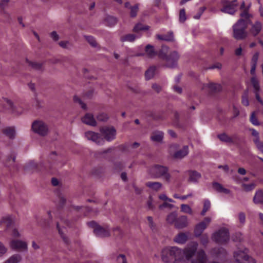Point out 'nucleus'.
Wrapping results in <instances>:
<instances>
[{
  "label": "nucleus",
  "mask_w": 263,
  "mask_h": 263,
  "mask_svg": "<svg viewBox=\"0 0 263 263\" xmlns=\"http://www.w3.org/2000/svg\"><path fill=\"white\" fill-rule=\"evenodd\" d=\"M97 120L101 121H105L108 118V115L104 112L99 114L97 117Z\"/></svg>",
  "instance_id": "nucleus-52"
},
{
  "label": "nucleus",
  "mask_w": 263,
  "mask_h": 263,
  "mask_svg": "<svg viewBox=\"0 0 263 263\" xmlns=\"http://www.w3.org/2000/svg\"><path fill=\"white\" fill-rule=\"evenodd\" d=\"M177 219V214L176 212H172L168 215L166 218V221L170 224H174L176 222Z\"/></svg>",
  "instance_id": "nucleus-33"
},
{
  "label": "nucleus",
  "mask_w": 263,
  "mask_h": 263,
  "mask_svg": "<svg viewBox=\"0 0 263 263\" xmlns=\"http://www.w3.org/2000/svg\"><path fill=\"white\" fill-rule=\"evenodd\" d=\"M85 37L87 41L90 44V45L94 47H97V43L95 39L92 36H85Z\"/></svg>",
  "instance_id": "nucleus-47"
},
{
  "label": "nucleus",
  "mask_w": 263,
  "mask_h": 263,
  "mask_svg": "<svg viewBox=\"0 0 263 263\" xmlns=\"http://www.w3.org/2000/svg\"><path fill=\"white\" fill-rule=\"evenodd\" d=\"M85 136L88 140H91L99 145L103 144L104 142L103 138L99 134L92 131H88L86 132Z\"/></svg>",
  "instance_id": "nucleus-15"
},
{
  "label": "nucleus",
  "mask_w": 263,
  "mask_h": 263,
  "mask_svg": "<svg viewBox=\"0 0 263 263\" xmlns=\"http://www.w3.org/2000/svg\"><path fill=\"white\" fill-rule=\"evenodd\" d=\"M58 156L55 152H53L49 156L48 166H45L43 164H37L34 161H30L26 164L24 170L26 172H40L44 170L47 173L54 174L56 173L57 167H60L63 164L57 162L55 159Z\"/></svg>",
  "instance_id": "nucleus-3"
},
{
  "label": "nucleus",
  "mask_w": 263,
  "mask_h": 263,
  "mask_svg": "<svg viewBox=\"0 0 263 263\" xmlns=\"http://www.w3.org/2000/svg\"><path fill=\"white\" fill-rule=\"evenodd\" d=\"M262 28V24L259 21H256L252 26L250 29L251 34L254 36H256L260 32Z\"/></svg>",
  "instance_id": "nucleus-22"
},
{
  "label": "nucleus",
  "mask_w": 263,
  "mask_h": 263,
  "mask_svg": "<svg viewBox=\"0 0 263 263\" xmlns=\"http://www.w3.org/2000/svg\"><path fill=\"white\" fill-rule=\"evenodd\" d=\"M31 128L34 133L42 136L46 135L48 131L47 125L40 120L34 121L32 124Z\"/></svg>",
  "instance_id": "nucleus-9"
},
{
  "label": "nucleus",
  "mask_w": 263,
  "mask_h": 263,
  "mask_svg": "<svg viewBox=\"0 0 263 263\" xmlns=\"http://www.w3.org/2000/svg\"><path fill=\"white\" fill-rule=\"evenodd\" d=\"M74 209L75 210L79 212H83L84 216H87L89 215L91 209L90 208L87 206H74Z\"/></svg>",
  "instance_id": "nucleus-34"
},
{
  "label": "nucleus",
  "mask_w": 263,
  "mask_h": 263,
  "mask_svg": "<svg viewBox=\"0 0 263 263\" xmlns=\"http://www.w3.org/2000/svg\"><path fill=\"white\" fill-rule=\"evenodd\" d=\"M73 101L74 102L78 103L83 109H86L87 106L86 104H85L77 96H74Z\"/></svg>",
  "instance_id": "nucleus-49"
},
{
  "label": "nucleus",
  "mask_w": 263,
  "mask_h": 263,
  "mask_svg": "<svg viewBox=\"0 0 263 263\" xmlns=\"http://www.w3.org/2000/svg\"><path fill=\"white\" fill-rule=\"evenodd\" d=\"M123 167V164L121 162H116L115 164V169L117 171L122 170Z\"/></svg>",
  "instance_id": "nucleus-60"
},
{
  "label": "nucleus",
  "mask_w": 263,
  "mask_h": 263,
  "mask_svg": "<svg viewBox=\"0 0 263 263\" xmlns=\"http://www.w3.org/2000/svg\"><path fill=\"white\" fill-rule=\"evenodd\" d=\"M114 235L117 237L121 238L123 236V232L119 227H116L113 230Z\"/></svg>",
  "instance_id": "nucleus-50"
},
{
  "label": "nucleus",
  "mask_w": 263,
  "mask_h": 263,
  "mask_svg": "<svg viewBox=\"0 0 263 263\" xmlns=\"http://www.w3.org/2000/svg\"><path fill=\"white\" fill-rule=\"evenodd\" d=\"M189 153L188 146H184L182 149L176 152L174 155L176 158H182L186 156Z\"/></svg>",
  "instance_id": "nucleus-25"
},
{
  "label": "nucleus",
  "mask_w": 263,
  "mask_h": 263,
  "mask_svg": "<svg viewBox=\"0 0 263 263\" xmlns=\"http://www.w3.org/2000/svg\"><path fill=\"white\" fill-rule=\"evenodd\" d=\"M253 201L255 203L263 204V191L259 190L256 192Z\"/></svg>",
  "instance_id": "nucleus-29"
},
{
  "label": "nucleus",
  "mask_w": 263,
  "mask_h": 263,
  "mask_svg": "<svg viewBox=\"0 0 263 263\" xmlns=\"http://www.w3.org/2000/svg\"><path fill=\"white\" fill-rule=\"evenodd\" d=\"M259 57V53L256 52L254 54L251 60V65L256 66Z\"/></svg>",
  "instance_id": "nucleus-57"
},
{
  "label": "nucleus",
  "mask_w": 263,
  "mask_h": 263,
  "mask_svg": "<svg viewBox=\"0 0 263 263\" xmlns=\"http://www.w3.org/2000/svg\"><path fill=\"white\" fill-rule=\"evenodd\" d=\"M168 168L160 165H155L150 169V173L155 178H162L167 182H170L171 177L168 172Z\"/></svg>",
  "instance_id": "nucleus-5"
},
{
  "label": "nucleus",
  "mask_w": 263,
  "mask_h": 263,
  "mask_svg": "<svg viewBox=\"0 0 263 263\" xmlns=\"http://www.w3.org/2000/svg\"><path fill=\"white\" fill-rule=\"evenodd\" d=\"M238 7V3L236 0L232 1H226L223 3V7L221 11L224 13L233 14L236 12Z\"/></svg>",
  "instance_id": "nucleus-12"
},
{
  "label": "nucleus",
  "mask_w": 263,
  "mask_h": 263,
  "mask_svg": "<svg viewBox=\"0 0 263 263\" xmlns=\"http://www.w3.org/2000/svg\"><path fill=\"white\" fill-rule=\"evenodd\" d=\"M247 250L244 251H237L234 253L235 263H256L254 258L247 254Z\"/></svg>",
  "instance_id": "nucleus-7"
},
{
  "label": "nucleus",
  "mask_w": 263,
  "mask_h": 263,
  "mask_svg": "<svg viewBox=\"0 0 263 263\" xmlns=\"http://www.w3.org/2000/svg\"><path fill=\"white\" fill-rule=\"evenodd\" d=\"M212 239L218 243L227 242L229 239V232L228 229L222 228L213 234Z\"/></svg>",
  "instance_id": "nucleus-8"
},
{
  "label": "nucleus",
  "mask_w": 263,
  "mask_h": 263,
  "mask_svg": "<svg viewBox=\"0 0 263 263\" xmlns=\"http://www.w3.org/2000/svg\"><path fill=\"white\" fill-rule=\"evenodd\" d=\"M157 39H158L159 40L167 41H171L173 39V33L172 32L169 33V34L167 35H163L158 34L157 35Z\"/></svg>",
  "instance_id": "nucleus-45"
},
{
  "label": "nucleus",
  "mask_w": 263,
  "mask_h": 263,
  "mask_svg": "<svg viewBox=\"0 0 263 263\" xmlns=\"http://www.w3.org/2000/svg\"><path fill=\"white\" fill-rule=\"evenodd\" d=\"M4 101L6 103V108L9 109L11 112L14 114H20L22 113V110H17L15 107L14 106L12 102L7 98L4 99Z\"/></svg>",
  "instance_id": "nucleus-21"
},
{
  "label": "nucleus",
  "mask_w": 263,
  "mask_h": 263,
  "mask_svg": "<svg viewBox=\"0 0 263 263\" xmlns=\"http://www.w3.org/2000/svg\"><path fill=\"white\" fill-rule=\"evenodd\" d=\"M243 187L246 191H251L254 187V185L253 184H243Z\"/></svg>",
  "instance_id": "nucleus-63"
},
{
  "label": "nucleus",
  "mask_w": 263,
  "mask_h": 263,
  "mask_svg": "<svg viewBox=\"0 0 263 263\" xmlns=\"http://www.w3.org/2000/svg\"><path fill=\"white\" fill-rule=\"evenodd\" d=\"M147 205L149 209L153 210L154 206L153 205V199L151 196H149V199L147 202Z\"/></svg>",
  "instance_id": "nucleus-62"
},
{
  "label": "nucleus",
  "mask_w": 263,
  "mask_h": 263,
  "mask_svg": "<svg viewBox=\"0 0 263 263\" xmlns=\"http://www.w3.org/2000/svg\"><path fill=\"white\" fill-rule=\"evenodd\" d=\"M201 243L203 246H206L209 242V237L207 234L201 235L200 237Z\"/></svg>",
  "instance_id": "nucleus-51"
},
{
  "label": "nucleus",
  "mask_w": 263,
  "mask_h": 263,
  "mask_svg": "<svg viewBox=\"0 0 263 263\" xmlns=\"http://www.w3.org/2000/svg\"><path fill=\"white\" fill-rule=\"evenodd\" d=\"M82 121L83 123L93 126H96L97 124L93 116L89 113L86 114L85 116L82 118Z\"/></svg>",
  "instance_id": "nucleus-20"
},
{
  "label": "nucleus",
  "mask_w": 263,
  "mask_h": 263,
  "mask_svg": "<svg viewBox=\"0 0 263 263\" xmlns=\"http://www.w3.org/2000/svg\"><path fill=\"white\" fill-rule=\"evenodd\" d=\"M100 132L104 138L108 141H110L115 138L116 130L113 127H104L100 129Z\"/></svg>",
  "instance_id": "nucleus-14"
},
{
  "label": "nucleus",
  "mask_w": 263,
  "mask_h": 263,
  "mask_svg": "<svg viewBox=\"0 0 263 263\" xmlns=\"http://www.w3.org/2000/svg\"><path fill=\"white\" fill-rule=\"evenodd\" d=\"M188 224L187 218L186 216H181L177 217L175 227L177 229H183L187 227Z\"/></svg>",
  "instance_id": "nucleus-18"
},
{
  "label": "nucleus",
  "mask_w": 263,
  "mask_h": 263,
  "mask_svg": "<svg viewBox=\"0 0 263 263\" xmlns=\"http://www.w3.org/2000/svg\"><path fill=\"white\" fill-rule=\"evenodd\" d=\"M188 239L187 233L180 232L178 233L174 238V241L178 244H184Z\"/></svg>",
  "instance_id": "nucleus-19"
},
{
  "label": "nucleus",
  "mask_w": 263,
  "mask_h": 263,
  "mask_svg": "<svg viewBox=\"0 0 263 263\" xmlns=\"http://www.w3.org/2000/svg\"><path fill=\"white\" fill-rule=\"evenodd\" d=\"M205 254L204 251L200 250L198 252L196 259L192 260V263H204Z\"/></svg>",
  "instance_id": "nucleus-27"
},
{
  "label": "nucleus",
  "mask_w": 263,
  "mask_h": 263,
  "mask_svg": "<svg viewBox=\"0 0 263 263\" xmlns=\"http://www.w3.org/2000/svg\"><path fill=\"white\" fill-rule=\"evenodd\" d=\"M147 219L148 222L149 227H150L151 230L153 232L156 231V226L153 222V217L151 216H148Z\"/></svg>",
  "instance_id": "nucleus-48"
},
{
  "label": "nucleus",
  "mask_w": 263,
  "mask_h": 263,
  "mask_svg": "<svg viewBox=\"0 0 263 263\" xmlns=\"http://www.w3.org/2000/svg\"><path fill=\"white\" fill-rule=\"evenodd\" d=\"M218 138L221 141H223V142H228V143L233 142L232 138L225 133H223V134L218 135Z\"/></svg>",
  "instance_id": "nucleus-38"
},
{
  "label": "nucleus",
  "mask_w": 263,
  "mask_h": 263,
  "mask_svg": "<svg viewBox=\"0 0 263 263\" xmlns=\"http://www.w3.org/2000/svg\"><path fill=\"white\" fill-rule=\"evenodd\" d=\"M198 245L197 242L192 241L189 243L187 246L183 250V257L187 260H190L196 253Z\"/></svg>",
  "instance_id": "nucleus-11"
},
{
  "label": "nucleus",
  "mask_w": 263,
  "mask_h": 263,
  "mask_svg": "<svg viewBox=\"0 0 263 263\" xmlns=\"http://www.w3.org/2000/svg\"><path fill=\"white\" fill-rule=\"evenodd\" d=\"M3 134L10 139L15 137V132L14 127H8L3 130Z\"/></svg>",
  "instance_id": "nucleus-28"
},
{
  "label": "nucleus",
  "mask_w": 263,
  "mask_h": 263,
  "mask_svg": "<svg viewBox=\"0 0 263 263\" xmlns=\"http://www.w3.org/2000/svg\"><path fill=\"white\" fill-rule=\"evenodd\" d=\"M156 67L155 66L150 67L145 73V79L148 80L151 79L154 76Z\"/></svg>",
  "instance_id": "nucleus-31"
},
{
  "label": "nucleus",
  "mask_w": 263,
  "mask_h": 263,
  "mask_svg": "<svg viewBox=\"0 0 263 263\" xmlns=\"http://www.w3.org/2000/svg\"><path fill=\"white\" fill-rule=\"evenodd\" d=\"M21 259V256L19 254H15L8 259L5 263H18Z\"/></svg>",
  "instance_id": "nucleus-42"
},
{
  "label": "nucleus",
  "mask_w": 263,
  "mask_h": 263,
  "mask_svg": "<svg viewBox=\"0 0 263 263\" xmlns=\"http://www.w3.org/2000/svg\"><path fill=\"white\" fill-rule=\"evenodd\" d=\"M250 81L254 89V92L259 91L260 90V86L257 79L255 77H253L251 78Z\"/></svg>",
  "instance_id": "nucleus-36"
},
{
  "label": "nucleus",
  "mask_w": 263,
  "mask_h": 263,
  "mask_svg": "<svg viewBox=\"0 0 263 263\" xmlns=\"http://www.w3.org/2000/svg\"><path fill=\"white\" fill-rule=\"evenodd\" d=\"M55 194L57 195L59 200V205L60 207H62L65 203L66 199L64 196L61 193L60 190H57L55 191Z\"/></svg>",
  "instance_id": "nucleus-37"
},
{
  "label": "nucleus",
  "mask_w": 263,
  "mask_h": 263,
  "mask_svg": "<svg viewBox=\"0 0 263 263\" xmlns=\"http://www.w3.org/2000/svg\"><path fill=\"white\" fill-rule=\"evenodd\" d=\"M136 39V35L134 34H127L121 37V41L124 42H133Z\"/></svg>",
  "instance_id": "nucleus-35"
},
{
  "label": "nucleus",
  "mask_w": 263,
  "mask_h": 263,
  "mask_svg": "<svg viewBox=\"0 0 263 263\" xmlns=\"http://www.w3.org/2000/svg\"><path fill=\"white\" fill-rule=\"evenodd\" d=\"M87 225L89 227L93 229V233L98 237H104L110 235V231L108 227H101L95 221L88 222Z\"/></svg>",
  "instance_id": "nucleus-6"
},
{
  "label": "nucleus",
  "mask_w": 263,
  "mask_h": 263,
  "mask_svg": "<svg viewBox=\"0 0 263 263\" xmlns=\"http://www.w3.org/2000/svg\"><path fill=\"white\" fill-rule=\"evenodd\" d=\"M13 223L12 218L10 216L3 217L1 221V224H5L7 228L9 227Z\"/></svg>",
  "instance_id": "nucleus-39"
},
{
  "label": "nucleus",
  "mask_w": 263,
  "mask_h": 263,
  "mask_svg": "<svg viewBox=\"0 0 263 263\" xmlns=\"http://www.w3.org/2000/svg\"><path fill=\"white\" fill-rule=\"evenodd\" d=\"M117 261L118 263H127L124 255L120 254L117 257Z\"/></svg>",
  "instance_id": "nucleus-59"
},
{
  "label": "nucleus",
  "mask_w": 263,
  "mask_h": 263,
  "mask_svg": "<svg viewBox=\"0 0 263 263\" xmlns=\"http://www.w3.org/2000/svg\"><path fill=\"white\" fill-rule=\"evenodd\" d=\"M26 62L28 63L29 66L36 70H40L42 67V64L41 63L29 61L27 59H26Z\"/></svg>",
  "instance_id": "nucleus-43"
},
{
  "label": "nucleus",
  "mask_w": 263,
  "mask_h": 263,
  "mask_svg": "<svg viewBox=\"0 0 263 263\" xmlns=\"http://www.w3.org/2000/svg\"><path fill=\"white\" fill-rule=\"evenodd\" d=\"M216 253L218 256H220L221 255L225 256L227 254L226 250L222 247L218 248L216 250Z\"/></svg>",
  "instance_id": "nucleus-55"
},
{
  "label": "nucleus",
  "mask_w": 263,
  "mask_h": 263,
  "mask_svg": "<svg viewBox=\"0 0 263 263\" xmlns=\"http://www.w3.org/2000/svg\"><path fill=\"white\" fill-rule=\"evenodd\" d=\"M181 211L185 213L192 214V209L187 204H182L181 205Z\"/></svg>",
  "instance_id": "nucleus-46"
},
{
  "label": "nucleus",
  "mask_w": 263,
  "mask_h": 263,
  "mask_svg": "<svg viewBox=\"0 0 263 263\" xmlns=\"http://www.w3.org/2000/svg\"><path fill=\"white\" fill-rule=\"evenodd\" d=\"M149 28V26L147 25H144L142 24L139 23L135 25L133 29V31L135 32H138L141 30H146Z\"/></svg>",
  "instance_id": "nucleus-41"
},
{
  "label": "nucleus",
  "mask_w": 263,
  "mask_h": 263,
  "mask_svg": "<svg viewBox=\"0 0 263 263\" xmlns=\"http://www.w3.org/2000/svg\"><path fill=\"white\" fill-rule=\"evenodd\" d=\"M179 20L181 22H184L186 20V15L185 10L182 9L180 10L179 12Z\"/></svg>",
  "instance_id": "nucleus-54"
},
{
  "label": "nucleus",
  "mask_w": 263,
  "mask_h": 263,
  "mask_svg": "<svg viewBox=\"0 0 263 263\" xmlns=\"http://www.w3.org/2000/svg\"><path fill=\"white\" fill-rule=\"evenodd\" d=\"M62 223L69 227H72L73 226V224L72 222H70L67 219H64L63 218H61L60 222L58 221L57 222V228L58 230L59 233L64 242L68 245L69 243V240L64 234L65 228L64 226L63 228H61V224Z\"/></svg>",
  "instance_id": "nucleus-10"
},
{
  "label": "nucleus",
  "mask_w": 263,
  "mask_h": 263,
  "mask_svg": "<svg viewBox=\"0 0 263 263\" xmlns=\"http://www.w3.org/2000/svg\"><path fill=\"white\" fill-rule=\"evenodd\" d=\"M146 185L155 191H158L162 187V184L158 182H147Z\"/></svg>",
  "instance_id": "nucleus-32"
},
{
  "label": "nucleus",
  "mask_w": 263,
  "mask_h": 263,
  "mask_svg": "<svg viewBox=\"0 0 263 263\" xmlns=\"http://www.w3.org/2000/svg\"><path fill=\"white\" fill-rule=\"evenodd\" d=\"M15 156L13 154H11L7 158L6 164L8 165V163H10L11 162L12 163H13L15 162Z\"/></svg>",
  "instance_id": "nucleus-58"
},
{
  "label": "nucleus",
  "mask_w": 263,
  "mask_h": 263,
  "mask_svg": "<svg viewBox=\"0 0 263 263\" xmlns=\"http://www.w3.org/2000/svg\"><path fill=\"white\" fill-rule=\"evenodd\" d=\"M161 258L166 263H175L183 258V250L177 247H167L161 252Z\"/></svg>",
  "instance_id": "nucleus-4"
},
{
  "label": "nucleus",
  "mask_w": 263,
  "mask_h": 263,
  "mask_svg": "<svg viewBox=\"0 0 263 263\" xmlns=\"http://www.w3.org/2000/svg\"><path fill=\"white\" fill-rule=\"evenodd\" d=\"M211 222V218L206 217L204 220L198 223L194 229L195 236L196 237L200 236L203 231L206 228L207 226Z\"/></svg>",
  "instance_id": "nucleus-13"
},
{
  "label": "nucleus",
  "mask_w": 263,
  "mask_h": 263,
  "mask_svg": "<svg viewBox=\"0 0 263 263\" xmlns=\"http://www.w3.org/2000/svg\"><path fill=\"white\" fill-rule=\"evenodd\" d=\"M246 215L243 213H240L239 214V220L240 223H243L245 222Z\"/></svg>",
  "instance_id": "nucleus-64"
},
{
  "label": "nucleus",
  "mask_w": 263,
  "mask_h": 263,
  "mask_svg": "<svg viewBox=\"0 0 263 263\" xmlns=\"http://www.w3.org/2000/svg\"><path fill=\"white\" fill-rule=\"evenodd\" d=\"M211 207V202L210 201L206 199L204 201L203 208L202 211H201V215L202 216H204L206 212L210 209Z\"/></svg>",
  "instance_id": "nucleus-44"
},
{
  "label": "nucleus",
  "mask_w": 263,
  "mask_h": 263,
  "mask_svg": "<svg viewBox=\"0 0 263 263\" xmlns=\"http://www.w3.org/2000/svg\"><path fill=\"white\" fill-rule=\"evenodd\" d=\"M145 51L147 57L151 58L158 55L160 59L165 62V67L173 68L177 65L179 59L178 53L174 51L167 54L168 47L166 46H162L161 49L157 52L155 50L153 46L148 44L146 46Z\"/></svg>",
  "instance_id": "nucleus-1"
},
{
  "label": "nucleus",
  "mask_w": 263,
  "mask_h": 263,
  "mask_svg": "<svg viewBox=\"0 0 263 263\" xmlns=\"http://www.w3.org/2000/svg\"><path fill=\"white\" fill-rule=\"evenodd\" d=\"M189 180L192 182H197L201 177V174L196 171H189Z\"/></svg>",
  "instance_id": "nucleus-24"
},
{
  "label": "nucleus",
  "mask_w": 263,
  "mask_h": 263,
  "mask_svg": "<svg viewBox=\"0 0 263 263\" xmlns=\"http://www.w3.org/2000/svg\"><path fill=\"white\" fill-rule=\"evenodd\" d=\"M10 245L13 250L17 251H25L28 249L27 243L20 240H12L10 241Z\"/></svg>",
  "instance_id": "nucleus-16"
},
{
  "label": "nucleus",
  "mask_w": 263,
  "mask_h": 263,
  "mask_svg": "<svg viewBox=\"0 0 263 263\" xmlns=\"http://www.w3.org/2000/svg\"><path fill=\"white\" fill-rule=\"evenodd\" d=\"M250 122L254 125H259L258 121L257 120V118L256 117V116L255 115L254 112H252L251 114V115L250 117Z\"/></svg>",
  "instance_id": "nucleus-56"
},
{
  "label": "nucleus",
  "mask_w": 263,
  "mask_h": 263,
  "mask_svg": "<svg viewBox=\"0 0 263 263\" xmlns=\"http://www.w3.org/2000/svg\"><path fill=\"white\" fill-rule=\"evenodd\" d=\"M213 189L218 193H222L225 194H229L230 191L229 189L224 188L221 184L214 182L212 184Z\"/></svg>",
  "instance_id": "nucleus-23"
},
{
  "label": "nucleus",
  "mask_w": 263,
  "mask_h": 263,
  "mask_svg": "<svg viewBox=\"0 0 263 263\" xmlns=\"http://www.w3.org/2000/svg\"><path fill=\"white\" fill-rule=\"evenodd\" d=\"M250 6H246L245 3L243 2L240 6L241 12L240 14L241 18L233 26V36L236 40H242L247 36L246 29L248 24L250 23L249 20L251 15L248 13Z\"/></svg>",
  "instance_id": "nucleus-2"
},
{
  "label": "nucleus",
  "mask_w": 263,
  "mask_h": 263,
  "mask_svg": "<svg viewBox=\"0 0 263 263\" xmlns=\"http://www.w3.org/2000/svg\"><path fill=\"white\" fill-rule=\"evenodd\" d=\"M173 207V205L170 203H168L166 202H164L163 204L159 205L160 209H163L164 208H168L171 209Z\"/></svg>",
  "instance_id": "nucleus-61"
},
{
  "label": "nucleus",
  "mask_w": 263,
  "mask_h": 263,
  "mask_svg": "<svg viewBox=\"0 0 263 263\" xmlns=\"http://www.w3.org/2000/svg\"><path fill=\"white\" fill-rule=\"evenodd\" d=\"M9 0H1L0 2L1 13L6 17L7 21H9L10 17L9 14L6 11V9L9 7Z\"/></svg>",
  "instance_id": "nucleus-17"
},
{
  "label": "nucleus",
  "mask_w": 263,
  "mask_h": 263,
  "mask_svg": "<svg viewBox=\"0 0 263 263\" xmlns=\"http://www.w3.org/2000/svg\"><path fill=\"white\" fill-rule=\"evenodd\" d=\"M206 86L212 93L219 91L222 88L220 84L216 83H209L206 84Z\"/></svg>",
  "instance_id": "nucleus-30"
},
{
  "label": "nucleus",
  "mask_w": 263,
  "mask_h": 263,
  "mask_svg": "<svg viewBox=\"0 0 263 263\" xmlns=\"http://www.w3.org/2000/svg\"><path fill=\"white\" fill-rule=\"evenodd\" d=\"M163 133L161 131H155L152 133L151 139L153 141L161 142L163 138Z\"/></svg>",
  "instance_id": "nucleus-26"
},
{
  "label": "nucleus",
  "mask_w": 263,
  "mask_h": 263,
  "mask_svg": "<svg viewBox=\"0 0 263 263\" xmlns=\"http://www.w3.org/2000/svg\"><path fill=\"white\" fill-rule=\"evenodd\" d=\"M138 10V6L136 5L130 7V16L132 17H135Z\"/></svg>",
  "instance_id": "nucleus-53"
},
{
  "label": "nucleus",
  "mask_w": 263,
  "mask_h": 263,
  "mask_svg": "<svg viewBox=\"0 0 263 263\" xmlns=\"http://www.w3.org/2000/svg\"><path fill=\"white\" fill-rule=\"evenodd\" d=\"M105 22L108 26L112 27L117 23V20L114 16H108L106 17Z\"/></svg>",
  "instance_id": "nucleus-40"
}]
</instances>
